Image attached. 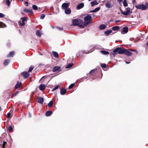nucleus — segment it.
Masks as SVG:
<instances>
[{
  "label": "nucleus",
  "instance_id": "nucleus-7",
  "mask_svg": "<svg viewBox=\"0 0 148 148\" xmlns=\"http://www.w3.org/2000/svg\"><path fill=\"white\" fill-rule=\"evenodd\" d=\"M70 4L69 3H64L62 4V9L63 10H65L66 9L68 8Z\"/></svg>",
  "mask_w": 148,
  "mask_h": 148
},
{
  "label": "nucleus",
  "instance_id": "nucleus-42",
  "mask_svg": "<svg viewBox=\"0 0 148 148\" xmlns=\"http://www.w3.org/2000/svg\"><path fill=\"white\" fill-rule=\"evenodd\" d=\"M45 17V15L44 14H41L40 16V18L41 19H44Z\"/></svg>",
  "mask_w": 148,
  "mask_h": 148
},
{
  "label": "nucleus",
  "instance_id": "nucleus-49",
  "mask_svg": "<svg viewBox=\"0 0 148 148\" xmlns=\"http://www.w3.org/2000/svg\"><path fill=\"white\" fill-rule=\"evenodd\" d=\"M81 53V52H79V53H77L76 54V56H77V57H78L79 56H80V53Z\"/></svg>",
  "mask_w": 148,
  "mask_h": 148
},
{
  "label": "nucleus",
  "instance_id": "nucleus-46",
  "mask_svg": "<svg viewBox=\"0 0 148 148\" xmlns=\"http://www.w3.org/2000/svg\"><path fill=\"white\" fill-rule=\"evenodd\" d=\"M4 16L5 15L3 14L0 13V18H3L4 17Z\"/></svg>",
  "mask_w": 148,
  "mask_h": 148
},
{
  "label": "nucleus",
  "instance_id": "nucleus-21",
  "mask_svg": "<svg viewBox=\"0 0 148 148\" xmlns=\"http://www.w3.org/2000/svg\"><path fill=\"white\" fill-rule=\"evenodd\" d=\"M112 32V30H108L104 32V33L106 36H108Z\"/></svg>",
  "mask_w": 148,
  "mask_h": 148
},
{
  "label": "nucleus",
  "instance_id": "nucleus-33",
  "mask_svg": "<svg viewBox=\"0 0 148 148\" xmlns=\"http://www.w3.org/2000/svg\"><path fill=\"white\" fill-rule=\"evenodd\" d=\"M123 5L125 7H127L128 6V3L126 0H124L123 2Z\"/></svg>",
  "mask_w": 148,
  "mask_h": 148
},
{
  "label": "nucleus",
  "instance_id": "nucleus-13",
  "mask_svg": "<svg viewBox=\"0 0 148 148\" xmlns=\"http://www.w3.org/2000/svg\"><path fill=\"white\" fill-rule=\"evenodd\" d=\"M106 7L108 8H111L112 7L113 5L110 1H109L105 4Z\"/></svg>",
  "mask_w": 148,
  "mask_h": 148
},
{
  "label": "nucleus",
  "instance_id": "nucleus-60",
  "mask_svg": "<svg viewBox=\"0 0 148 148\" xmlns=\"http://www.w3.org/2000/svg\"><path fill=\"white\" fill-rule=\"evenodd\" d=\"M116 54H115V53H114V54H113V55H114V57L115 56V55H116Z\"/></svg>",
  "mask_w": 148,
  "mask_h": 148
},
{
  "label": "nucleus",
  "instance_id": "nucleus-1",
  "mask_svg": "<svg viewBox=\"0 0 148 148\" xmlns=\"http://www.w3.org/2000/svg\"><path fill=\"white\" fill-rule=\"evenodd\" d=\"M83 21L80 19H74L72 21V24L73 25L78 26L79 27L82 28L84 27L82 24Z\"/></svg>",
  "mask_w": 148,
  "mask_h": 148
},
{
  "label": "nucleus",
  "instance_id": "nucleus-63",
  "mask_svg": "<svg viewBox=\"0 0 148 148\" xmlns=\"http://www.w3.org/2000/svg\"><path fill=\"white\" fill-rule=\"evenodd\" d=\"M134 2H135V0H133V1Z\"/></svg>",
  "mask_w": 148,
  "mask_h": 148
},
{
  "label": "nucleus",
  "instance_id": "nucleus-44",
  "mask_svg": "<svg viewBox=\"0 0 148 148\" xmlns=\"http://www.w3.org/2000/svg\"><path fill=\"white\" fill-rule=\"evenodd\" d=\"M8 130L10 132H11L13 130V127L11 126H10Z\"/></svg>",
  "mask_w": 148,
  "mask_h": 148
},
{
  "label": "nucleus",
  "instance_id": "nucleus-47",
  "mask_svg": "<svg viewBox=\"0 0 148 148\" xmlns=\"http://www.w3.org/2000/svg\"><path fill=\"white\" fill-rule=\"evenodd\" d=\"M10 115L11 114L10 112L8 113L7 114V117L8 118H9L10 116Z\"/></svg>",
  "mask_w": 148,
  "mask_h": 148
},
{
  "label": "nucleus",
  "instance_id": "nucleus-41",
  "mask_svg": "<svg viewBox=\"0 0 148 148\" xmlns=\"http://www.w3.org/2000/svg\"><path fill=\"white\" fill-rule=\"evenodd\" d=\"M100 9V8L99 7H98L96 8H95L94 9V10L95 12H96L98 11H99Z\"/></svg>",
  "mask_w": 148,
  "mask_h": 148
},
{
  "label": "nucleus",
  "instance_id": "nucleus-30",
  "mask_svg": "<svg viewBox=\"0 0 148 148\" xmlns=\"http://www.w3.org/2000/svg\"><path fill=\"white\" fill-rule=\"evenodd\" d=\"M6 143L7 142H5L4 141H3V142L2 141L1 142V145L2 146V148H5V146Z\"/></svg>",
  "mask_w": 148,
  "mask_h": 148
},
{
  "label": "nucleus",
  "instance_id": "nucleus-4",
  "mask_svg": "<svg viewBox=\"0 0 148 148\" xmlns=\"http://www.w3.org/2000/svg\"><path fill=\"white\" fill-rule=\"evenodd\" d=\"M121 13L123 15L128 16L132 13V11L131 10L130 8H126L124 11H121Z\"/></svg>",
  "mask_w": 148,
  "mask_h": 148
},
{
  "label": "nucleus",
  "instance_id": "nucleus-29",
  "mask_svg": "<svg viewBox=\"0 0 148 148\" xmlns=\"http://www.w3.org/2000/svg\"><path fill=\"white\" fill-rule=\"evenodd\" d=\"M6 27V25L2 22H0V28H4Z\"/></svg>",
  "mask_w": 148,
  "mask_h": 148
},
{
  "label": "nucleus",
  "instance_id": "nucleus-43",
  "mask_svg": "<svg viewBox=\"0 0 148 148\" xmlns=\"http://www.w3.org/2000/svg\"><path fill=\"white\" fill-rule=\"evenodd\" d=\"M33 69V67L31 66L29 68V70L28 71V72H30Z\"/></svg>",
  "mask_w": 148,
  "mask_h": 148
},
{
  "label": "nucleus",
  "instance_id": "nucleus-12",
  "mask_svg": "<svg viewBox=\"0 0 148 148\" xmlns=\"http://www.w3.org/2000/svg\"><path fill=\"white\" fill-rule=\"evenodd\" d=\"M84 6V3H81L77 5L76 7L77 9V10L83 8Z\"/></svg>",
  "mask_w": 148,
  "mask_h": 148
},
{
  "label": "nucleus",
  "instance_id": "nucleus-26",
  "mask_svg": "<svg viewBox=\"0 0 148 148\" xmlns=\"http://www.w3.org/2000/svg\"><path fill=\"white\" fill-rule=\"evenodd\" d=\"M120 28V27L119 26H116L113 27L112 29L113 31H116L118 30Z\"/></svg>",
  "mask_w": 148,
  "mask_h": 148
},
{
  "label": "nucleus",
  "instance_id": "nucleus-11",
  "mask_svg": "<svg viewBox=\"0 0 148 148\" xmlns=\"http://www.w3.org/2000/svg\"><path fill=\"white\" fill-rule=\"evenodd\" d=\"M38 99L37 102L40 104H42L44 101V99L43 98L37 96V97Z\"/></svg>",
  "mask_w": 148,
  "mask_h": 148
},
{
  "label": "nucleus",
  "instance_id": "nucleus-40",
  "mask_svg": "<svg viewBox=\"0 0 148 148\" xmlns=\"http://www.w3.org/2000/svg\"><path fill=\"white\" fill-rule=\"evenodd\" d=\"M101 66L103 68H105L106 66V64H101Z\"/></svg>",
  "mask_w": 148,
  "mask_h": 148
},
{
  "label": "nucleus",
  "instance_id": "nucleus-22",
  "mask_svg": "<svg viewBox=\"0 0 148 148\" xmlns=\"http://www.w3.org/2000/svg\"><path fill=\"white\" fill-rule=\"evenodd\" d=\"M100 52L102 54L106 55H108L109 53L108 51L105 50H101L100 51Z\"/></svg>",
  "mask_w": 148,
  "mask_h": 148
},
{
  "label": "nucleus",
  "instance_id": "nucleus-27",
  "mask_svg": "<svg viewBox=\"0 0 148 148\" xmlns=\"http://www.w3.org/2000/svg\"><path fill=\"white\" fill-rule=\"evenodd\" d=\"M10 61V60L9 59H6L4 60V65L5 66H6L8 64L9 62Z\"/></svg>",
  "mask_w": 148,
  "mask_h": 148
},
{
  "label": "nucleus",
  "instance_id": "nucleus-48",
  "mask_svg": "<svg viewBox=\"0 0 148 148\" xmlns=\"http://www.w3.org/2000/svg\"><path fill=\"white\" fill-rule=\"evenodd\" d=\"M19 92L18 91H16L15 93H14V94L13 95V96H15Z\"/></svg>",
  "mask_w": 148,
  "mask_h": 148
},
{
  "label": "nucleus",
  "instance_id": "nucleus-59",
  "mask_svg": "<svg viewBox=\"0 0 148 148\" xmlns=\"http://www.w3.org/2000/svg\"><path fill=\"white\" fill-rule=\"evenodd\" d=\"M19 32H20V34H21V31L20 30H19Z\"/></svg>",
  "mask_w": 148,
  "mask_h": 148
},
{
  "label": "nucleus",
  "instance_id": "nucleus-34",
  "mask_svg": "<svg viewBox=\"0 0 148 148\" xmlns=\"http://www.w3.org/2000/svg\"><path fill=\"white\" fill-rule=\"evenodd\" d=\"M73 65V63H69L67 64V66L66 67V68H70Z\"/></svg>",
  "mask_w": 148,
  "mask_h": 148
},
{
  "label": "nucleus",
  "instance_id": "nucleus-37",
  "mask_svg": "<svg viewBox=\"0 0 148 148\" xmlns=\"http://www.w3.org/2000/svg\"><path fill=\"white\" fill-rule=\"evenodd\" d=\"M32 8L34 10H36L38 9V7L36 5H32Z\"/></svg>",
  "mask_w": 148,
  "mask_h": 148
},
{
  "label": "nucleus",
  "instance_id": "nucleus-19",
  "mask_svg": "<svg viewBox=\"0 0 148 148\" xmlns=\"http://www.w3.org/2000/svg\"><path fill=\"white\" fill-rule=\"evenodd\" d=\"M15 52L14 51H12L10 52L8 55L7 56V57H13L14 55Z\"/></svg>",
  "mask_w": 148,
  "mask_h": 148
},
{
  "label": "nucleus",
  "instance_id": "nucleus-53",
  "mask_svg": "<svg viewBox=\"0 0 148 148\" xmlns=\"http://www.w3.org/2000/svg\"><path fill=\"white\" fill-rule=\"evenodd\" d=\"M130 50L132 51H134V52H137V51H136V50H133V49H131Z\"/></svg>",
  "mask_w": 148,
  "mask_h": 148
},
{
  "label": "nucleus",
  "instance_id": "nucleus-61",
  "mask_svg": "<svg viewBox=\"0 0 148 148\" xmlns=\"http://www.w3.org/2000/svg\"><path fill=\"white\" fill-rule=\"evenodd\" d=\"M1 107L0 106V111H1Z\"/></svg>",
  "mask_w": 148,
  "mask_h": 148
},
{
  "label": "nucleus",
  "instance_id": "nucleus-10",
  "mask_svg": "<svg viewBox=\"0 0 148 148\" xmlns=\"http://www.w3.org/2000/svg\"><path fill=\"white\" fill-rule=\"evenodd\" d=\"M123 54H125L128 56H130L132 55V53L128 50L124 49Z\"/></svg>",
  "mask_w": 148,
  "mask_h": 148
},
{
  "label": "nucleus",
  "instance_id": "nucleus-45",
  "mask_svg": "<svg viewBox=\"0 0 148 148\" xmlns=\"http://www.w3.org/2000/svg\"><path fill=\"white\" fill-rule=\"evenodd\" d=\"M57 29L60 30V31H62L63 29V28H61L58 27H56Z\"/></svg>",
  "mask_w": 148,
  "mask_h": 148
},
{
  "label": "nucleus",
  "instance_id": "nucleus-16",
  "mask_svg": "<svg viewBox=\"0 0 148 148\" xmlns=\"http://www.w3.org/2000/svg\"><path fill=\"white\" fill-rule=\"evenodd\" d=\"M21 82H20L19 81H18L17 82L16 84L15 88L17 89L18 88H19L21 86Z\"/></svg>",
  "mask_w": 148,
  "mask_h": 148
},
{
  "label": "nucleus",
  "instance_id": "nucleus-17",
  "mask_svg": "<svg viewBox=\"0 0 148 148\" xmlns=\"http://www.w3.org/2000/svg\"><path fill=\"white\" fill-rule=\"evenodd\" d=\"M42 34V32L39 30H37L36 32V35L39 37H40Z\"/></svg>",
  "mask_w": 148,
  "mask_h": 148
},
{
  "label": "nucleus",
  "instance_id": "nucleus-20",
  "mask_svg": "<svg viewBox=\"0 0 148 148\" xmlns=\"http://www.w3.org/2000/svg\"><path fill=\"white\" fill-rule=\"evenodd\" d=\"M39 89L41 90H43L45 89V85L44 84H41L39 86Z\"/></svg>",
  "mask_w": 148,
  "mask_h": 148
},
{
  "label": "nucleus",
  "instance_id": "nucleus-36",
  "mask_svg": "<svg viewBox=\"0 0 148 148\" xmlns=\"http://www.w3.org/2000/svg\"><path fill=\"white\" fill-rule=\"evenodd\" d=\"M75 85V83H73L71 84L69 87L68 88L69 89L72 88Z\"/></svg>",
  "mask_w": 148,
  "mask_h": 148
},
{
  "label": "nucleus",
  "instance_id": "nucleus-25",
  "mask_svg": "<svg viewBox=\"0 0 148 148\" xmlns=\"http://www.w3.org/2000/svg\"><path fill=\"white\" fill-rule=\"evenodd\" d=\"M96 69H93L91 70L89 73V74L90 75H94L95 74V72L96 71Z\"/></svg>",
  "mask_w": 148,
  "mask_h": 148
},
{
  "label": "nucleus",
  "instance_id": "nucleus-55",
  "mask_svg": "<svg viewBox=\"0 0 148 148\" xmlns=\"http://www.w3.org/2000/svg\"><path fill=\"white\" fill-rule=\"evenodd\" d=\"M50 26L53 28H54V27L53 26V25H50Z\"/></svg>",
  "mask_w": 148,
  "mask_h": 148
},
{
  "label": "nucleus",
  "instance_id": "nucleus-56",
  "mask_svg": "<svg viewBox=\"0 0 148 148\" xmlns=\"http://www.w3.org/2000/svg\"><path fill=\"white\" fill-rule=\"evenodd\" d=\"M25 4H28V2L27 1H26L25 2Z\"/></svg>",
  "mask_w": 148,
  "mask_h": 148
},
{
  "label": "nucleus",
  "instance_id": "nucleus-23",
  "mask_svg": "<svg viewBox=\"0 0 148 148\" xmlns=\"http://www.w3.org/2000/svg\"><path fill=\"white\" fill-rule=\"evenodd\" d=\"M66 91V89H61L60 90V94L62 95H64L65 94Z\"/></svg>",
  "mask_w": 148,
  "mask_h": 148
},
{
  "label": "nucleus",
  "instance_id": "nucleus-62",
  "mask_svg": "<svg viewBox=\"0 0 148 148\" xmlns=\"http://www.w3.org/2000/svg\"><path fill=\"white\" fill-rule=\"evenodd\" d=\"M92 0H88V1H91Z\"/></svg>",
  "mask_w": 148,
  "mask_h": 148
},
{
  "label": "nucleus",
  "instance_id": "nucleus-50",
  "mask_svg": "<svg viewBox=\"0 0 148 148\" xmlns=\"http://www.w3.org/2000/svg\"><path fill=\"white\" fill-rule=\"evenodd\" d=\"M89 12H95V11L94 10V9L93 10L90 11Z\"/></svg>",
  "mask_w": 148,
  "mask_h": 148
},
{
  "label": "nucleus",
  "instance_id": "nucleus-9",
  "mask_svg": "<svg viewBox=\"0 0 148 148\" xmlns=\"http://www.w3.org/2000/svg\"><path fill=\"white\" fill-rule=\"evenodd\" d=\"M128 32V28L127 27H124L123 28L122 30L121 33L122 34L127 33Z\"/></svg>",
  "mask_w": 148,
  "mask_h": 148
},
{
  "label": "nucleus",
  "instance_id": "nucleus-35",
  "mask_svg": "<svg viewBox=\"0 0 148 148\" xmlns=\"http://www.w3.org/2000/svg\"><path fill=\"white\" fill-rule=\"evenodd\" d=\"M59 87V85H57L56 87H55V88H53L52 90V91H55V90H57V89H58V88Z\"/></svg>",
  "mask_w": 148,
  "mask_h": 148
},
{
  "label": "nucleus",
  "instance_id": "nucleus-38",
  "mask_svg": "<svg viewBox=\"0 0 148 148\" xmlns=\"http://www.w3.org/2000/svg\"><path fill=\"white\" fill-rule=\"evenodd\" d=\"M10 0H7L6 2V4L9 7L10 5Z\"/></svg>",
  "mask_w": 148,
  "mask_h": 148
},
{
  "label": "nucleus",
  "instance_id": "nucleus-14",
  "mask_svg": "<svg viewBox=\"0 0 148 148\" xmlns=\"http://www.w3.org/2000/svg\"><path fill=\"white\" fill-rule=\"evenodd\" d=\"M64 12L66 14H69L71 13V10L69 8L65 10Z\"/></svg>",
  "mask_w": 148,
  "mask_h": 148
},
{
  "label": "nucleus",
  "instance_id": "nucleus-24",
  "mask_svg": "<svg viewBox=\"0 0 148 148\" xmlns=\"http://www.w3.org/2000/svg\"><path fill=\"white\" fill-rule=\"evenodd\" d=\"M91 4V6L92 7H93L94 5H97L98 4V3L97 2V1L96 0H95L94 1H92L90 3Z\"/></svg>",
  "mask_w": 148,
  "mask_h": 148
},
{
  "label": "nucleus",
  "instance_id": "nucleus-5",
  "mask_svg": "<svg viewBox=\"0 0 148 148\" xmlns=\"http://www.w3.org/2000/svg\"><path fill=\"white\" fill-rule=\"evenodd\" d=\"M124 49H122L121 48H117L114 50L113 52L114 53L117 52L119 54H123Z\"/></svg>",
  "mask_w": 148,
  "mask_h": 148
},
{
  "label": "nucleus",
  "instance_id": "nucleus-3",
  "mask_svg": "<svg viewBox=\"0 0 148 148\" xmlns=\"http://www.w3.org/2000/svg\"><path fill=\"white\" fill-rule=\"evenodd\" d=\"M84 20L85 22L83 23L84 25H88L90 23V21L92 20V16L90 14H88L84 18Z\"/></svg>",
  "mask_w": 148,
  "mask_h": 148
},
{
  "label": "nucleus",
  "instance_id": "nucleus-18",
  "mask_svg": "<svg viewBox=\"0 0 148 148\" xmlns=\"http://www.w3.org/2000/svg\"><path fill=\"white\" fill-rule=\"evenodd\" d=\"M52 113L53 112L51 111L50 110L46 112L45 115L47 116H49L51 115Z\"/></svg>",
  "mask_w": 148,
  "mask_h": 148
},
{
  "label": "nucleus",
  "instance_id": "nucleus-54",
  "mask_svg": "<svg viewBox=\"0 0 148 148\" xmlns=\"http://www.w3.org/2000/svg\"><path fill=\"white\" fill-rule=\"evenodd\" d=\"M117 0V1H118L119 2H122V1H123V0Z\"/></svg>",
  "mask_w": 148,
  "mask_h": 148
},
{
  "label": "nucleus",
  "instance_id": "nucleus-28",
  "mask_svg": "<svg viewBox=\"0 0 148 148\" xmlns=\"http://www.w3.org/2000/svg\"><path fill=\"white\" fill-rule=\"evenodd\" d=\"M106 26L104 24L101 25L99 27V29L101 30H103L105 28Z\"/></svg>",
  "mask_w": 148,
  "mask_h": 148
},
{
  "label": "nucleus",
  "instance_id": "nucleus-57",
  "mask_svg": "<svg viewBox=\"0 0 148 148\" xmlns=\"http://www.w3.org/2000/svg\"><path fill=\"white\" fill-rule=\"evenodd\" d=\"M125 62L127 64H129V63H130V62H128L127 61H125Z\"/></svg>",
  "mask_w": 148,
  "mask_h": 148
},
{
  "label": "nucleus",
  "instance_id": "nucleus-51",
  "mask_svg": "<svg viewBox=\"0 0 148 148\" xmlns=\"http://www.w3.org/2000/svg\"><path fill=\"white\" fill-rule=\"evenodd\" d=\"M121 21L120 20H116L115 21V23H117L118 22H119Z\"/></svg>",
  "mask_w": 148,
  "mask_h": 148
},
{
  "label": "nucleus",
  "instance_id": "nucleus-52",
  "mask_svg": "<svg viewBox=\"0 0 148 148\" xmlns=\"http://www.w3.org/2000/svg\"><path fill=\"white\" fill-rule=\"evenodd\" d=\"M84 52L86 54H87V53H89L91 52V51H89L88 52H86V51H84Z\"/></svg>",
  "mask_w": 148,
  "mask_h": 148
},
{
  "label": "nucleus",
  "instance_id": "nucleus-2",
  "mask_svg": "<svg viewBox=\"0 0 148 148\" xmlns=\"http://www.w3.org/2000/svg\"><path fill=\"white\" fill-rule=\"evenodd\" d=\"M145 5L143 4L136 5L135 7L138 9H140L142 10H146L148 8V3L147 2L145 3Z\"/></svg>",
  "mask_w": 148,
  "mask_h": 148
},
{
  "label": "nucleus",
  "instance_id": "nucleus-64",
  "mask_svg": "<svg viewBox=\"0 0 148 148\" xmlns=\"http://www.w3.org/2000/svg\"><path fill=\"white\" fill-rule=\"evenodd\" d=\"M147 39H148V36L147 37Z\"/></svg>",
  "mask_w": 148,
  "mask_h": 148
},
{
  "label": "nucleus",
  "instance_id": "nucleus-31",
  "mask_svg": "<svg viewBox=\"0 0 148 148\" xmlns=\"http://www.w3.org/2000/svg\"><path fill=\"white\" fill-rule=\"evenodd\" d=\"M52 53L55 57L58 58L59 57V55L58 53L55 51H53Z\"/></svg>",
  "mask_w": 148,
  "mask_h": 148
},
{
  "label": "nucleus",
  "instance_id": "nucleus-32",
  "mask_svg": "<svg viewBox=\"0 0 148 148\" xmlns=\"http://www.w3.org/2000/svg\"><path fill=\"white\" fill-rule=\"evenodd\" d=\"M53 104V102L52 101H51L49 102L48 103V106L49 107H51L52 106Z\"/></svg>",
  "mask_w": 148,
  "mask_h": 148
},
{
  "label": "nucleus",
  "instance_id": "nucleus-58",
  "mask_svg": "<svg viewBox=\"0 0 148 148\" xmlns=\"http://www.w3.org/2000/svg\"><path fill=\"white\" fill-rule=\"evenodd\" d=\"M146 45L148 46V41L146 43Z\"/></svg>",
  "mask_w": 148,
  "mask_h": 148
},
{
  "label": "nucleus",
  "instance_id": "nucleus-39",
  "mask_svg": "<svg viewBox=\"0 0 148 148\" xmlns=\"http://www.w3.org/2000/svg\"><path fill=\"white\" fill-rule=\"evenodd\" d=\"M24 11L30 13H33V12L32 11V10H24Z\"/></svg>",
  "mask_w": 148,
  "mask_h": 148
},
{
  "label": "nucleus",
  "instance_id": "nucleus-15",
  "mask_svg": "<svg viewBox=\"0 0 148 148\" xmlns=\"http://www.w3.org/2000/svg\"><path fill=\"white\" fill-rule=\"evenodd\" d=\"M60 67L58 66H54L52 70V71L53 72H56L58 71H59L60 69Z\"/></svg>",
  "mask_w": 148,
  "mask_h": 148
},
{
  "label": "nucleus",
  "instance_id": "nucleus-6",
  "mask_svg": "<svg viewBox=\"0 0 148 148\" xmlns=\"http://www.w3.org/2000/svg\"><path fill=\"white\" fill-rule=\"evenodd\" d=\"M22 20V22L21 21H19V23L20 25L22 26H23L25 25V22L27 21L28 19V18L26 17H22L21 18Z\"/></svg>",
  "mask_w": 148,
  "mask_h": 148
},
{
  "label": "nucleus",
  "instance_id": "nucleus-8",
  "mask_svg": "<svg viewBox=\"0 0 148 148\" xmlns=\"http://www.w3.org/2000/svg\"><path fill=\"white\" fill-rule=\"evenodd\" d=\"M22 74L25 79L28 78L29 76V74L28 72L24 71L22 73Z\"/></svg>",
  "mask_w": 148,
  "mask_h": 148
}]
</instances>
